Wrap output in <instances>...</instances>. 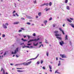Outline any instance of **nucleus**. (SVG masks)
I'll return each mask as SVG.
<instances>
[{"instance_id": "1", "label": "nucleus", "mask_w": 74, "mask_h": 74, "mask_svg": "<svg viewBox=\"0 0 74 74\" xmlns=\"http://www.w3.org/2000/svg\"><path fill=\"white\" fill-rule=\"evenodd\" d=\"M38 40H40V39L39 38H38L37 39H31L28 41V43H29V42H32V41H38Z\"/></svg>"}, {"instance_id": "2", "label": "nucleus", "mask_w": 74, "mask_h": 74, "mask_svg": "<svg viewBox=\"0 0 74 74\" xmlns=\"http://www.w3.org/2000/svg\"><path fill=\"white\" fill-rule=\"evenodd\" d=\"M31 63H32V61H30L27 63L24 62L22 64L24 66H28V65H29V64H31Z\"/></svg>"}, {"instance_id": "3", "label": "nucleus", "mask_w": 74, "mask_h": 74, "mask_svg": "<svg viewBox=\"0 0 74 74\" xmlns=\"http://www.w3.org/2000/svg\"><path fill=\"white\" fill-rule=\"evenodd\" d=\"M18 49H19V48L18 47L16 48V49L15 50L14 52H12V54H16V52H18Z\"/></svg>"}, {"instance_id": "4", "label": "nucleus", "mask_w": 74, "mask_h": 74, "mask_svg": "<svg viewBox=\"0 0 74 74\" xmlns=\"http://www.w3.org/2000/svg\"><path fill=\"white\" fill-rule=\"evenodd\" d=\"M39 56V54H38L37 55V56L35 58H32V59H31L27 61V62H28V61H29V60H33V59L34 60L36 59H37V58H38V57Z\"/></svg>"}, {"instance_id": "5", "label": "nucleus", "mask_w": 74, "mask_h": 74, "mask_svg": "<svg viewBox=\"0 0 74 74\" xmlns=\"http://www.w3.org/2000/svg\"><path fill=\"white\" fill-rule=\"evenodd\" d=\"M60 56H61L62 58H66V56H65L64 54H60Z\"/></svg>"}, {"instance_id": "6", "label": "nucleus", "mask_w": 74, "mask_h": 74, "mask_svg": "<svg viewBox=\"0 0 74 74\" xmlns=\"http://www.w3.org/2000/svg\"><path fill=\"white\" fill-rule=\"evenodd\" d=\"M60 45L63 46V44H64V42L63 41H61V42H60Z\"/></svg>"}, {"instance_id": "7", "label": "nucleus", "mask_w": 74, "mask_h": 74, "mask_svg": "<svg viewBox=\"0 0 74 74\" xmlns=\"http://www.w3.org/2000/svg\"><path fill=\"white\" fill-rule=\"evenodd\" d=\"M3 27L4 29H7V26L5 25H4V24H3Z\"/></svg>"}, {"instance_id": "8", "label": "nucleus", "mask_w": 74, "mask_h": 74, "mask_svg": "<svg viewBox=\"0 0 74 74\" xmlns=\"http://www.w3.org/2000/svg\"><path fill=\"white\" fill-rule=\"evenodd\" d=\"M19 23V22H16L13 23V25H17Z\"/></svg>"}, {"instance_id": "9", "label": "nucleus", "mask_w": 74, "mask_h": 74, "mask_svg": "<svg viewBox=\"0 0 74 74\" xmlns=\"http://www.w3.org/2000/svg\"><path fill=\"white\" fill-rule=\"evenodd\" d=\"M21 40L25 42V41H27V40L26 39H24L23 38H22L21 39Z\"/></svg>"}, {"instance_id": "10", "label": "nucleus", "mask_w": 74, "mask_h": 74, "mask_svg": "<svg viewBox=\"0 0 74 74\" xmlns=\"http://www.w3.org/2000/svg\"><path fill=\"white\" fill-rule=\"evenodd\" d=\"M55 36H57V37H59V36H60V35H59V34H55Z\"/></svg>"}, {"instance_id": "11", "label": "nucleus", "mask_w": 74, "mask_h": 74, "mask_svg": "<svg viewBox=\"0 0 74 74\" xmlns=\"http://www.w3.org/2000/svg\"><path fill=\"white\" fill-rule=\"evenodd\" d=\"M33 44H34L33 45H34V46H37V45H38V43H37L36 44H35V43L34 42Z\"/></svg>"}, {"instance_id": "12", "label": "nucleus", "mask_w": 74, "mask_h": 74, "mask_svg": "<svg viewBox=\"0 0 74 74\" xmlns=\"http://www.w3.org/2000/svg\"><path fill=\"white\" fill-rule=\"evenodd\" d=\"M67 21H68V22H70V23H71V22H72V21H71V20L69 19H68Z\"/></svg>"}, {"instance_id": "13", "label": "nucleus", "mask_w": 74, "mask_h": 74, "mask_svg": "<svg viewBox=\"0 0 74 74\" xmlns=\"http://www.w3.org/2000/svg\"><path fill=\"white\" fill-rule=\"evenodd\" d=\"M65 39L66 40L68 39V38H67V35H66V36L65 37Z\"/></svg>"}, {"instance_id": "14", "label": "nucleus", "mask_w": 74, "mask_h": 74, "mask_svg": "<svg viewBox=\"0 0 74 74\" xmlns=\"http://www.w3.org/2000/svg\"><path fill=\"white\" fill-rule=\"evenodd\" d=\"M38 15L39 16H41V12H39L38 13Z\"/></svg>"}, {"instance_id": "15", "label": "nucleus", "mask_w": 74, "mask_h": 74, "mask_svg": "<svg viewBox=\"0 0 74 74\" xmlns=\"http://www.w3.org/2000/svg\"><path fill=\"white\" fill-rule=\"evenodd\" d=\"M66 8L67 10H70V9L69 6H67L66 7Z\"/></svg>"}, {"instance_id": "16", "label": "nucleus", "mask_w": 74, "mask_h": 74, "mask_svg": "<svg viewBox=\"0 0 74 74\" xmlns=\"http://www.w3.org/2000/svg\"><path fill=\"white\" fill-rule=\"evenodd\" d=\"M56 38H59L60 40H62V38L60 37H56Z\"/></svg>"}, {"instance_id": "17", "label": "nucleus", "mask_w": 74, "mask_h": 74, "mask_svg": "<svg viewBox=\"0 0 74 74\" xmlns=\"http://www.w3.org/2000/svg\"><path fill=\"white\" fill-rule=\"evenodd\" d=\"M49 67L50 70H51V69H52V67H51V65H49Z\"/></svg>"}, {"instance_id": "18", "label": "nucleus", "mask_w": 74, "mask_h": 74, "mask_svg": "<svg viewBox=\"0 0 74 74\" xmlns=\"http://www.w3.org/2000/svg\"><path fill=\"white\" fill-rule=\"evenodd\" d=\"M44 23H47V20H45L44 21Z\"/></svg>"}, {"instance_id": "19", "label": "nucleus", "mask_w": 74, "mask_h": 74, "mask_svg": "<svg viewBox=\"0 0 74 74\" xmlns=\"http://www.w3.org/2000/svg\"><path fill=\"white\" fill-rule=\"evenodd\" d=\"M46 6H48L49 5V3H45V5Z\"/></svg>"}, {"instance_id": "20", "label": "nucleus", "mask_w": 74, "mask_h": 74, "mask_svg": "<svg viewBox=\"0 0 74 74\" xmlns=\"http://www.w3.org/2000/svg\"><path fill=\"white\" fill-rule=\"evenodd\" d=\"M58 33V31H55V32H54V33H56V34Z\"/></svg>"}, {"instance_id": "21", "label": "nucleus", "mask_w": 74, "mask_h": 74, "mask_svg": "<svg viewBox=\"0 0 74 74\" xmlns=\"http://www.w3.org/2000/svg\"><path fill=\"white\" fill-rule=\"evenodd\" d=\"M17 71H18V72H23V71H20V70H17Z\"/></svg>"}, {"instance_id": "22", "label": "nucleus", "mask_w": 74, "mask_h": 74, "mask_svg": "<svg viewBox=\"0 0 74 74\" xmlns=\"http://www.w3.org/2000/svg\"><path fill=\"white\" fill-rule=\"evenodd\" d=\"M51 5H52V2H50L49 3V6H51Z\"/></svg>"}, {"instance_id": "23", "label": "nucleus", "mask_w": 74, "mask_h": 74, "mask_svg": "<svg viewBox=\"0 0 74 74\" xmlns=\"http://www.w3.org/2000/svg\"><path fill=\"white\" fill-rule=\"evenodd\" d=\"M45 5V3H44V4H42L41 5V6H44V5Z\"/></svg>"}, {"instance_id": "24", "label": "nucleus", "mask_w": 74, "mask_h": 74, "mask_svg": "<svg viewBox=\"0 0 74 74\" xmlns=\"http://www.w3.org/2000/svg\"><path fill=\"white\" fill-rule=\"evenodd\" d=\"M67 2H68V0H65V3H67Z\"/></svg>"}, {"instance_id": "25", "label": "nucleus", "mask_w": 74, "mask_h": 74, "mask_svg": "<svg viewBox=\"0 0 74 74\" xmlns=\"http://www.w3.org/2000/svg\"><path fill=\"white\" fill-rule=\"evenodd\" d=\"M59 29L60 30V31H61V32H62L63 31V30H62V28H60Z\"/></svg>"}, {"instance_id": "26", "label": "nucleus", "mask_w": 74, "mask_h": 74, "mask_svg": "<svg viewBox=\"0 0 74 74\" xmlns=\"http://www.w3.org/2000/svg\"><path fill=\"white\" fill-rule=\"evenodd\" d=\"M26 24H27V25H30L31 24L29 22H27L26 23Z\"/></svg>"}, {"instance_id": "27", "label": "nucleus", "mask_w": 74, "mask_h": 74, "mask_svg": "<svg viewBox=\"0 0 74 74\" xmlns=\"http://www.w3.org/2000/svg\"><path fill=\"white\" fill-rule=\"evenodd\" d=\"M5 37V35L4 34L2 35V37Z\"/></svg>"}, {"instance_id": "28", "label": "nucleus", "mask_w": 74, "mask_h": 74, "mask_svg": "<svg viewBox=\"0 0 74 74\" xmlns=\"http://www.w3.org/2000/svg\"><path fill=\"white\" fill-rule=\"evenodd\" d=\"M49 53H48V52H47V53H46V55H47V56H48V55H49Z\"/></svg>"}, {"instance_id": "29", "label": "nucleus", "mask_w": 74, "mask_h": 74, "mask_svg": "<svg viewBox=\"0 0 74 74\" xmlns=\"http://www.w3.org/2000/svg\"><path fill=\"white\" fill-rule=\"evenodd\" d=\"M52 20V17H50L49 19V21H51Z\"/></svg>"}, {"instance_id": "30", "label": "nucleus", "mask_w": 74, "mask_h": 74, "mask_svg": "<svg viewBox=\"0 0 74 74\" xmlns=\"http://www.w3.org/2000/svg\"><path fill=\"white\" fill-rule=\"evenodd\" d=\"M58 70H56L55 72V73H59V72H58Z\"/></svg>"}, {"instance_id": "31", "label": "nucleus", "mask_w": 74, "mask_h": 74, "mask_svg": "<svg viewBox=\"0 0 74 74\" xmlns=\"http://www.w3.org/2000/svg\"><path fill=\"white\" fill-rule=\"evenodd\" d=\"M42 63H43V60H41L40 62L41 64H42Z\"/></svg>"}, {"instance_id": "32", "label": "nucleus", "mask_w": 74, "mask_h": 74, "mask_svg": "<svg viewBox=\"0 0 74 74\" xmlns=\"http://www.w3.org/2000/svg\"><path fill=\"white\" fill-rule=\"evenodd\" d=\"M42 69H43V70H45V66H43L42 67Z\"/></svg>"}, {"instance_id": "33", "label": "nucleus", "mask_w": 74, "mask_h": 74, "mask_svg": "<svg viewBox=\"0 0 74 74\" xmlns=\"http://www.w3.org/2000/svg\"><path fill=\"white\" fill-rule=\"evenodd\" d=\"M21 30H25V29L21 27Z\"/></svg>"}, {"instance_id": "34", "label": "nucleus", "mask_w": 74, "mask_h": 74, "mask_svg": "<svg viewBox=\"0 0 74 74\" xmlns=\"http://www.w3.org/2000/svg\"><path fill=\"white\" fill-rule=\"evenodd\" d=\"M33 36H36V34L35 33H34L33 34Z\"/></svg>"}, {"instance_id": "35", "label": "nucleus", "mask_w": 74, "mask_h": 74, "mask_svg": "<svg viewBox=\"0 0 74 74\" xmlns=\"http://www.w3.org/2000/svg\"><path fill=\"white\" fill-rule=\"evenodd\" d=\"M22 32V30L21 29H20L18 31V32L19 33H20V32Z\"/></svg>"}, {"instance_id": "36", "label": "nucleus", "mask_w": 74, "mask_h": 74, "mask_svg": "<svg viewBox=\"0 0 74 74\" xmlns=\"http://www.w3.org/2000/svg\"><path fill=\"white\" fill-rule=\"evenodd\" d=\"M37 64H40V62L39 61L37 63Z\"/></svg>"}, {"instance_id": "37", "label": "nucleus", "mask_w": 74, "mask_h": 74, "mask_svg": "<svg viewBox=\"0 0 74 74\" xmlns=\"http://www.w3.org/2000/svg\"><path fill=\"white\" fill-rule=\"evenodd\" d=\"M1 71H4V69H3L2 68V69H1Z\"/></svg>"}, {"instance_id": "38", "label": "nucleus", "mask_w": 74, "mask_h": 74, "mask_svg": "<svg viewBox=\"0 0 74 74\" xmlns=\"http://www.w3.org/2000/svg\"><path fill=\"white\" fill-rule=\"evenodd\" d=\"M17 69H22V68H17Z\"/></svg>"}, {"instance_id": "39", "label": "nucleus", "mask_w": 74, "mask_h": 74, "mask_svg": "<svg viewBox=\"0 0 74 74\" xmlns=\"http://www.w3.org/2000/svg\"><path fill=\"white\" fill-rule=\"evenodd\" d=\"M21 19H22V20H25L24 18L23 17L21 18Z\"/></svg>"}, {"instance_id": "40", "label": "nucleus", "mask_w": 74, "mask_h": 74, "mask_svg": "<svg viewBox=\"0 0 74 74\" xmlns=\"http://www.w3.org/2000/svg\"><path fill=\"white\" fill-rule=\"evenodd\" d=\"M16 15L17 16H19V15L18 14H17V13H16Z\"/></svg>"}, {"instance_id": "41", "label": "nucleus", "mask_w": 74, "mask_h": 74, "mask_svg": "<svg viewBox=\"0 0 74 74\" xmlns=\"http://www.w3.org/2000/svg\"><path fill=\"white\" fill-rule=\"evenodd\" d=\"M27 37L28 38V39H29V38H30V36L29 35H27Z\"/></svg>"}, {"instance_id": "42", "label": "nucleus", "mask_w": 74, "mask_h": 74, "mask_svg": "<svg viewBox=\"0 0 74 74\" xmlns=\"http://www.w3.org/2000/svg\"><path fill=\"white\" fill-rule=\"evenodd\" d=\"M60 64H61L60 63H59L58 64V66H60Z\"/></svg>"}, {"instance_id": "43", "label": "nucleus", "mask_w": 74, "mask_h": 74, "mask_svg": "<svg viewBox=\"0 0 74 74\" xmlns=\"http://www.w3.org/2000/svg\"><path fill=\"white\" fill-rule=\"evenodd\" d=\"M5 25H6V26H8V23H5Z\"/></svg>"}, {"instance_id": "44", "label": "nucleus", "mask_w": 74, "mask_h": 74, "mask_svg": "<svg viewBox=\"0 0 74 74\" xmlns=\"http://www.w3.org/2000/svg\"><path fill=\"white\" fill-rule=\"evenodd\" d=\"M34 4H36V3H37V2H36V1H35L34 2Z\"/></svg>"}, {"instance_id": "45", "label": "nucleus", "mask_w": 74, "mask_h": 74, "mask_svg": "<svg viewBox=\"0 0 74 74\" xmlns=\"http://www.w3.org/2000/svg\"><path fill=\"white\" fill-rule=\"evenodd\" d=\"M25 47H27V48H30V47L29 46H25Z\"/></svg>"}, {"instance_id": "46", "label": "nucleus", "mask_w": 74, "mask_h": 74, "mask_svg": "<svg viewBox=\"0 0 74 74\" xmlns=\"http://www.w3.org/2000/svg\"><path fill=\"white\" fill-rule=\"evenodd\" d=\"M62 32L63 34H64V32L63 31H62Z\"/></svg>"}, {"instance_id": "47", "label": "nucleus", "mask_w": 74, "mask_h": 74, "mask_svg": "<svg viewBox=\"0 0 74 74\" xmlns=\"http://www.w3.org/2000/svg\"><path fill=\"white\" fill-rule=\"evenodd\" d=\"M23 44H24V43H21L20 44V45H23Z\"/></svg>"}, {"instance_id": "48", "label": "nucleus", "mask_w": 74, "mask_h": 74, "mask_svg": "<svg viewBox=\"0 0 74 74\" xmlns=\"http://www.w3.org/2000/svg\"><path fill=\"white\" fill-rule=\"evenodd\" d=\"M13 16H15L16 15L15 14H14V13H13Z\"/></svg>"}, {"instance_id": "49", "label": "nucleus", "mask_w": 74, "mask_h": 74, "mask_svg": "<svg viewBox=\"0 0 74 74\" xmlns=\"http://www.w3.org/2000/svg\"><path fill=\"white\" fill-rule=\"evenodd\" d=\"M53 27H55V26H56V25L53 24Z\"/></svg>"}, {"instance_id": "50", "label": "nucleus", "mask_w": 74, "mask_h": 74, "mask_svg": "<svg viewBox=\"0 0 74 74\" xmlns=\"http://www.w3.org/2000/svg\"><path fill=\"white\" fill-rule=\"evenodd\" d=\"M45 43H46L47 44V43H48V42H47V40H46V41H45Z\"/></svg>"}, {"instance_id": "51", "label": "nucleus", "mask_w": 74, "mask_h": 74, "mask_svg": "<svg viewBox=\"0 0 74 74\" xmlns=\"http://www.w3.org/2000/svg\"><path fill=\"white\" fill-rule=\"evenodd\" d=\"M27 45H31V44H27Z\"/></svg>"}, {"instance_id": "52", "label": "nucleus", "mask_w": 74, "mask_h": 74, "mask_svg": "<svg viewBox=\"0 0 74 74\" xmlns=\"http://www.w3.org/2000/svg\"><path fill=\"white\" fill-rule=\"evenodd\" d=\"M6 52H5L4 53V55H3L4 56H5V55H6Z\"/></svg>"}, {"instance_id": "53", "label": "nucleus", "mask_w": 74, "mask_h": 74, "mask_svg": "<svg viewBox=\"0 0 74 74\" xmlns=\"http://www.w3.org/2000/svg\"><path fill=\"white\" fill-rule=\"evenodd\" d=\"M16 3H14V6L15 7H16Z\"/></svg>"}, {"instance_id": "54", "label": "nucleus", "mask_w": 74, "mask_h": 74, "mask_svg": "<svg viewBox=\"0 0 74 74\" xmlns=\"http://www.w3.org/2000/svg\"><path fill=\"white\" fill-rule=\"evenodd\" d=\"M49 10V9H48L46 10V11H48Z\"/></svg>"}, {"instance_id": "55", "label": "nucleus", "mask_w": 74, "mask_h": 74, "mask_svg": "<svg viewBox=\"0 0 74 74\" xmlns=\"http://www.w3.org/2000/svg\"><path fill=\"white\" fill-rule=\"evenodd\" d=\"M16 11L15 10H14L13 12V14H14V13H15Z\"/></svg>"}, {"instance_id": "56", "label": "nucleus", "mask_w": 74, "mask_h": 74, "mask_svg": "<svg viewBox=\"0 0 74 74\" xmlns=\"http://www.w3.org/2000/svg\"><path fill=\"white\" fill-rule=\"evenodd\" d=\"M38 18V16H36V18Z\"/></svg>"}, {"instance_id": "57", "label": "nucleus", "mask_w": 74, "mask_h": 74, "mask_svg": "<svg viewBox=\"0 0 74 74\" xmlns=\"http://www.w3.org/2000/svg\"><path fill=\"white\" fill-rule=\"evenodd\" d=\"M16 58H18V57H19V56H17V55H16Z\"/></svg>"}, {"instance_id": "58", "label": "nucleus", "mask_w": 74, "mask_h": 74, "mask_svg": "<svg viewBox=\"0 0 74 74\" xmlns=\"http://www.w3.org/2000/svg\"><path fill=\"white\" fill-rule=\"evenodd\" d=\"M24 37V38H26V36H23Z\"/></svg>"}, {"instance_id": "59", "label": "nucleus", "mask_w": 74, "mask_h": 74, "mask_svg": "<svg viewBox=\"0 0 74 74\" xmlns=\"http://www.w3.org/2000/svg\"><path fill=\"white\" fill-rule=\"evenodd\" d=\"M70 19H71V20H73V18H70Z\"/></svg>"}, {"instance_id": "60", "label": "nucleus", "mask_w": 74, "mask_h": 74, "mask_svg": "<svg viewBox=\"0 0 74 74\" xmlns=\"http://www.w3.org/2000/svg\"><path fill=\"white\" fill-rule=\"evenodd\" d=\"M58 60V57H56V60Z\"/></svg>"}, {"instance_id": "61", "label": "nucleus", "mask_w": 74, "mask_h": 74, "mask_svg": "<svg viewBox=\"0 0 74 74\" xmlns=\"http://www.w3.org/2000/svg\"><path fill=\"white\" fill-rule=\"evenodd\" d=\"M71 26H72V27H73V28H74V25H71Z\"/></svg>"}, {"instance_id": "62", "label": "nucleus", "mask_w": 74, "mask_h": 74, "mask_svg": "<svg viewBox=\"0 0 74 74\" xmlns=\"http://www.w3.org/2000/svg\"><path fill=\"white\" fill-rule=\"evenodd\" d=\"M63 27H64V24H63Z\"/></svg>"}, {"instance_id": "63", "label": "nucleus", "mask_w": 74, "mask_h": 74, "mask_svg": "<svg viewBox=\"0 0 74 74\" xmlns=\"http://www.w3.org/2000/svg\"><path fill=\"white\" fill-rule=\"evenodd\" d=\"M50 72H52V70H51V69L50 70Z\"/></svg>"}, {"instance_id": "64", "label": "nucleus", "mask_w": 74, "mask_h": 74, "mask_svg": "<svg viewBox=\"0 0 74 74\" xmlns=\"http://www.w3.org/2000/svg\"><path fill=\"white\" fill-rule=\"evenodd\" d=\"M34 25V24H32L31 25V26H33Z\"/></svg>"}]
</instances>
